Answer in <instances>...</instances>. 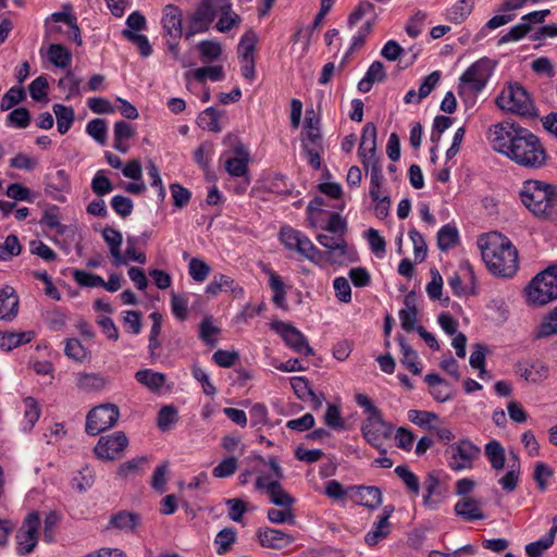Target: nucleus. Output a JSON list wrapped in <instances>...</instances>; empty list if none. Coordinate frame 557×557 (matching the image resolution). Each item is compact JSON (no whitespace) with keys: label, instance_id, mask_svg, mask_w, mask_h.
Wrapping results in <instances>:
<instances>
[{"label":"nucleus","instance_id":"1","mask_svg":"<svg viewBox=\"0 0 557 557\" xmlns=\"http://www.w3.org/2000/svg\"><path fill=\"white\" fill-rule=\"evenodd\" d=\"M493 135L494 150L516 164L529 170H540L546 165L547 151L541 139L530 129L516 123L504 122L495 125Z\"/></svg>","mask_w":557,"mask_h":557},{"label":"nucleus","instance_id":"2","mask_svg":"<svg viewBox=\"0 0 557 557\" xmlns=\"http://www.w3.org/2000/svg\"><path fill=\"white\" fill-rule=\"evenodd\" d=\"M482 259L496 276L512 277L519 269L518 250L509 238L498 232L482 234L478 238Z\"/></svg>","mask_w":557,"mask_h":557},{"label":"nucleus","instance_id":"3","mask_svg":"<svg viewBox=\"0 0 557 557\" xmlns=\"http://www.w3.org/2000/svg\"><path fill=\"white\" fill-rule=\"evenodd\" d=\"M499 109L521 116H534L536 110L527 89L519 83L508 84L496 98Z\"/></svg>","mask_w":557,"mask_h":557},{"label":"nucleus","instance_id":"4","mask_svg":"<svg viewBox=\"0 0 557 557\" xmlns=\"http://www.w3.org/2000/svg\"><path fill=\"white\" fill-rule=\"evenodd\" d=\"M161 25L165 46L175 60L180 59V40L185 36L183 11L175 4H166L162 10Z\"/></svg>","mask_w":557,"mask_h":557},{"label":"nucleus","instance_id":"5","mask_svg":"<svg viewBox=\"0 0 557 557\" xmlns=\"http://www.w3.org/2000/svg\"><path fill=\"white\" fill-rule=\"evenodd\" d=\"M493 64L487 58L480 59L469 66L460 77L459 95L467 91L478 94L484 89L492 75Z\"/></svg>","mask_w":557,"mask_h":557},{"label":"nucleus","instance_id":"6","mask_svg":"<svg viewBox=\"0 0 557 557\" xmlns=\"http://www.w3.org/2000/svg\"><path fill=\"white\" fill-rule=\"evenodd\" d=\"M529 302L543 306L557 299V273L544 271L537 274L527 287Z\"/></svg>","mask_w":557,"mask_h":557},{"label":"nucleus","instance_id":"7","mask_svg":"<svg viewBox=\"0 0 557 557\" xmlns=\"http://www.w3.org/2000/svg\"><path fill=\"white\" fill-rule=\"evenodd\" d=\"M120 419V409L114 404H101L94 407L86 417L85 431L88 435L96 436L101 432L113 428Z\"/></svg>","mask_w":557,"mask_h":557},{"label":"nucleus","instance_id":"8","mask_svg":"<svg viewBox=\"0 0 557 557\" xmlns=\"http://www.w3.org/2000/svg\"><path fill=\"white\" fill-rule=\"evenodd\" d=\"M215 3L216 0H200L195 10L186 16V39L210 29L215 20Z\"/></svg>","mask_w":557,"mask_h":557},{"label":"nucleus","instance_id":"9","mask_svg":"<svg viewBox=\"0 0 557 557\" xmlns=\"http://www.w3.org/2000/svg\"><path fill=\"white\" fill-rule=\"evenodd\" d=\"M480 448L469 440H460L446 450L448 467L453 471L472 469L473 462L480 456Z\"/></svg>","mask_w":557,"mask_h":557},{"label":"nucleus","instance_id":"10","mask_svg":"<svg viewBox=\"0 0 557 557\" xmlns=\"http://www.w3.org/2000/svg\"><path fill=\"white\" fill-rule=\"evenodd\" d=\"M232 152L234 156L225 159V170L233 177L245 178L244 185L236 189L237 193H244L250 184V177L248 176L249 150L240 140L235 138L232 145Z\"/></svg>","mask_w":557,"mask_h":557},{"label":"nucleus","instance_id":"11","mask_svg":"<svg viewBox=\"0 0 557 557\" xmlns=\"http://www.w3.org/2000/svg\"><path fill=\"white\" fill-rule=\"evenodd\" d=\"M394 426L384 421L382 414L368 417L361 424V433L372 447L376 448L380 454H385L383 441L392 436Z\"/></svg>","mask_w":557,"mask_h":557},{"label":"nucleus","instance_id":"12","mask_svg":"<svg viewBox=\"0 0 557 557\" xmlns=\"http://www.w3.org/2000/svg\"><path fill=\"white\" fill-rule=\"evenodd\" d=\"M549 184L537 181V180H528L523 183L522 188L520 190V199L525 208L532 212L535 216L539 218L540 213H543L545 210V206L543 205L544 197L550 195L548 193Z\"/></svg>","mask_w":557,"mask_h":557},{"label":"nucleus","instance_id":"13","mask_svg":"<svg viewBox=\"0 0 557 557\" xmlns=\"http://www.w3.org/2000/svg\"><path fill=\"white\" fill-rule=\"evenodd\" d=\"M39 527V513L36 511L29 512L15 535L18 555H27L34 550L38 541Z\"/></svg>","mask_w":557,"mask_h":557},{"label":"nucleus","instance_id":"14","mask_svg":"<svg viewBox=\"0 0 557 557\" xmlns=\"http://www.w3.org/2000/svg\"><path fill=\"white\" fill-rule=\"evenodd\" d=\"M128 445V438L122 431L101 436L94 448L95 455L101 460H115L123 456Z\"/></svg>","mask_w":557,"mask_h":557},{"label":"nucleus","instance_id":"15","mask_svg":"<svg viewBox=\"0 0 557 557\" xmlns=\"http://www.w3.org/2000/svg\"><path fill=\"white\" fill-rule=\"evenodd\" d=\"M273 329L282 336L284 343L295 352L305 356L313 355V349L309 345L306 336L294 325L286 322H276Z\"/></svg>","mask_w":557,"mask_h":557},{"label":"nucleus","instance_id":"16","mask_svg":"<svg viewBox=\"0 0 557 557\" xmlns=\"http://www.w3.org/2000/svg\"><path fill=\"white\" fill-rule=\"evenodd\" d=\"M214 11L215 17L220 15L215 24L220 33H227L242 23V17L232 9L231 0H216Z\"/></svg>","mask_w":557,"mask_h":557},{"label":"nucleus","instance_id":"17","mask_svg":"<svg viewBox=\"0 0 557 557\" xmlns=\"http://www.w3.org/2000/svg\"><path fill=\"white\" fill-rule=\"evenodd\" d=\"M257 537L262 547L271 549H283L295 541L293 535L272 528H260Z\"/></svg>","mask_w":557,"mask_h":557},{"label":"nucleus","instance_id":"18","mask_svg":"<svg viewBox=\"0 0 557 557\" xmlns=\"http://www.w3.org/2000/svg\"><path fill=\"white\" fill-rule=\"evenodd\" d=\"M515 373L529 383L539 384L548 377L549 368L539 360L530 364L519 361L515 364Z\"/></svg>","mask_w":557,"mask_h":557},{"label":"nucleus","instance_id":"19","mask_svg":"<svg viewBox=\"0 0 557 557\" xmlns=\"http://www.w3.org/2000/svg\"><path fill=\"white\" fill-rule=\"evenodd\" d=\"M280 239L285 248L296 251L302 257L312 243L305 234L290 226H283L281 228Z\"/></svg>","mask_w":557,"mask_h":557},{"label":"nucleus","instance_id":"20","mask_svg":"<svg viewBox=\"0 0 557 557\" xmlns=\"http://www.w3.org/2000/svg\"><path fill=\"white\" fill-rule=\"evenodd\" d=\"M454 512L463 521L471 522L485 519L482 503L473 497H461L454 506Z\"/></svg>","mask_w":557,"mask_h":557},{"label":"nucleus","instance_id":"21","mask_svg":"<svg viewBox=\"0 0 557 557\" xmlns=\"http://www.w3.org/2000/svg\"><path fill=\"white\" fill-rule=\"evenodd\" d=\"M376 126L374 123H367L363 126L361 140L358 148V154L360 160L377 158L376 156Z\"/></svg>","mask_w":557,"mask_h":557},{"label":"nucleus","instance_id":"22","mask_svg":"<svg viewBox=\"0 0 557 557\" xmlns=\"http://www.w3.org/2000/svg\"><path fill=\"white\" fill-rule=\"evenodd\" d=\"M18 296L11 286L0 289V319L12 320L17 315Z\"/></svg>","mask_w":557,"mask_h":557},{"label":"nucleus","instance_id":"23","mask_svg":"<svg viewBox=\"0 0 557 557\" xmlns=\"http://www.w3.org/2000/svg\"><path fill=\"white\" fill-rule=\"evenodd\" d=\"M102 237L108 245L110 255L113 258L114 265L125 264V260L123 253L121 251V246L123 243L122 233L111 226H106L102 231Z\"/></svg>","mask_w":557,"mask_h":557},{"label":"nucleus","instance_id":"24","mask_svg":"<svg viewBox=\"0 0 557 557\" xmlns=\"http://www.w3.org/2000/svg\"><path fill=\"white\" fill-rule=\"evenodd\" d=\"M222 290H231L235 298H240L244 295L243 287L234 285V280L224 274H215L212 281L207 285L206 292L213 296Z\"/></svg>","mask_w":557,"mask_h":557},{"label":"nucleus","instance_id":"25","mask_svg":"<svg viewBox=\"0 0 557 557\" xmlns=\"http://www.w3.org/2000/svg\"><path fill=\"white\" fill-rule=\"evenodd\" d=\"M424 381L431 387V395L436 401L445 403L453 397L451 388L448 382L436 373H429Z\"/></svg>","mask_w":557,"mask_h":557},{"label":"nucleus","instance_id":"26","mask_svg":"<svg viewBox=\"0 0 557 557\" xmlns=\"http://www.w3.org/2000/svg\"><path fill=\"white\" fill-rule=\"evenodd\" d=\"M357 503L370 509H376L382 504V491L376 486H355Z\"/></svg>","mask_w":557,"mask_h":557},{"label":"nucleus","instance_id":"27","mask_svg":"<svg viewBox=\"0 0 557 557\" xmlns=\"http://www.w3.org/2000/svg\"><path fill=\"white\" fill-rule=\"evenodd\" d=\"M386 73L382 62L374 61L368 69L364 77L358 83V90L361 92H369L374 83L385 81Z\"/></svg>","mask_w":557,"mask_h":557},{"label":"nucleus","instance_id":"28","mask_svg":"<svg viewBox=\"0 0 557 557\" xmlns=\"http://www.w3.org/2000/svg\"><path fill=\"white\" fill-rule=\"evenodd\" d=\"M317 240L329 250L334 259H341L347 255V243L343 236L319 234Z\"/></svg>","mask_w":557,"mask_h":557},{"label":"nucleus","instance_id":"29","mask_svg":"<svg viewBox=\"0 0 557 557\" xmlns=\"http://www.w3.org/2000/svg\"><path fill=\"white\" fill-rule=\"evenodd\" d=\"M139 523L140 516L129 511H120L110 518V525L124 532H133Z\"/></svg>","mask_w":557,"mask_h":557},{"label":"nucleus","instance_id":"30","mask_svg":"<svg viewBox=\"0 0 557 557\" xmlns=\"http://www.w3.org/2000/svg\"><path fill=\"white\" fill-rule=\"evenodd\" d=\"M138 383L152 392L159 391L165 383L166 376L161 372H154L150 369L139 370L135 373Z\"/></svg>","mask_w":557,"mask_h":557},{"label":"nucleus","instance_id":"31","mask_svg":"<svg viewBox=\"0 0 557 557\" xmlns=\"http://www.w3.org/2000/svg\"><path fill=\"white\" fill-rule=\"evenodd\" d=\"M484 454L491 463L492 469L498 471L504 468L506 461L505 449L498 441L492 440L486 443L484 446Z\"/></svg>","mask_w":557,"mask_h":557},{"label":"nucleus","instance_id":"32","mask_svg":"<svg viewBox=\"0 0 557 557\" xmlns=\"http://www.w3.org/2000/svg\"><path fill=\"white\" fill-rule=\"evenodd\" d=\"M109 383V380L99 373H81L77 379V386L85 392H99Z\"/></svg>","mask_w":557,"mask_h":557},{"label":"nucleus","instance_id":"33","mask_svg":"<svg viewBox=\"0 0 557 557\" xmlns=\"http://www.w3.org/2000/svg\"><path fill=\"white\" fill-rule=\"evenodd\" d=\"M53 113L57 117V127L60 134H65L71 128L74 120L75 112L72 107H66L61 103H55L52 107Z\"/></svg>","mask_w":557,"mask_h":557},{"label":"nucleus","instance_id":"34","mask_svg":"<svg viewBox=\"0 0 557 557\" xmlns=\"http://www.w3.org/2000/svg\"><path fill=\"white\" fill-rule=\"evenodd\" d=\"M389 533L391 523L386 522V517H379V520L374 522L372 530L366 534L364 542L369 546H374L382 540L386 539Z\"/></svg>","mask_w":557,"mask_h":557},{"label":"nucleus","instance_id":"35","mask_svg":"<svg viewBox=\"0 0 557 557\" xmlns=\"http://www.w3.org/2000/svg\"><path fill=\"white\" fill-rule=\"evenodd\" d=\"M268 495L271 503L278 507H293L295 504V498L283 488L278 480H272Z\"/></svg>","mask_w":557,"mask_h":557},{"label":"nucleus","instance_id":"36","mask_svg":"<svg viewBox=\"0 0 557 557\" xmlns=\"http://www.w3.org/2000/svg\"><path fill=\"white\" fill-rule=\"evenodd\" d=\"M467 270L469 272L470 280H471V287L467 288V287H465L462 285L460 275L458 273H454L451 276L448 277V281H447V283H448L449 287L451 288L453 293L456 296H458V297L475 295L476 294V290H475V278H474V274H473L471 265L468 264L467 265Z\"/></svg>","mask_w":557,"mask_h":557},{"label":"nucleus","instance_id":"37","mask_svg":"<svg viewBox=\"0 0 557 557\" xmlns=\"http://www.w3.org/2000/svg\"><path fill=\"white\" fill-rule=\"evenodd\" d=\"M48 59L57 67L65 69L72 61L71 52L60 44H51L48 48Z\"/></svg>","mask_w":557,"mask_h":557},{"label":"nucleus","instance_id":"38","mask_svg":"<svg viewBox=\"0 0 557 557\" xmlns=\"http://www.w3.org/2000/svg\"><path fill=\"white\" fill-rule=\"evenodd\" d=\"M221 333V329L214 325L212 317H205L199 325V338L210 347L218 344L215 335Z\"/></svg>","mask_w":557,"mask_h":557},{"label":"nucleus","instance_id":"39","mask_svg":"<svg viewBox=\"0 0 557 557\" xmlns=\"http://www.w3.org/2000/svg\"><path fill=\"white\" fill-rule=\"evenodd\" d=\"M557 334V307L554 308L535 329L533 336L536 339Z\"/></svg>","mask_w":557,"mask_h":557},{"label":"nucleus","instance_id":"40","mask_svg":"<svg viewBox=\"0 0 557 557\" xmlns=\"http://www.w3.org/2000/svg\"><path fill=\"white\" fill-rule=\"evenodd\" d=\"M219 116V112L213 107L207 108L198 115L197 124L202 129L219 133L221 132Z\"/></svg>","mask_w":557,"mask_h":557},{"label":"nucleus","instance_id":"41","mask_svg":"<svg viewBox=\"0 0 557 557\" xmlns=\"http://www.w3.org/2000/svg\"><path fill=\"white\" fill-rule=\"evenodd\" d=\"M473 3V0L458 1L447 11V18L455 24L463 22L472 12Z\"/></svg>","mask_w":557,"mask_h":557},{"label":"nucleus","instance_id":"42","mask_svg":"<svg viewBox=\"0 0 557 557\" xmlns=\"http://www.w3.org/2000/svg\"><path fill=\"white\" fill-rule=\"evenodd\" d=\"M431 282L426 285V293L432 300H442L446 306L449 301V297L442 299L443 289V277L437 269L432 268L430 270Z\"/></svg>","mask_w":557,"mask_h":557},{"label":"nucleus","instance_id":"43","mask_svg":"<svg viewBox=\"0 0 557 557\" xmlns=\"http://www.w3.org/2000/svg\"><path fill=\"white\" fill-rule=\"evenodd\" d=\"M32 339L29 332L21 333H1L0 332V348L3 350H11L21 344L28 343Z\"/></svg>","mask_w":557,"mask_h":557},{"label":"nucleus","instance_id":"44","mask_svg":"<svg viewBox=\"0 0 557 557\" xmlns=\"http://www.w3.org/2000/svg\"><path fill=\"white\" fill-rule=\"evenodd\" d=\"M458 242V231L454 225L446 224L437 233V246L445 251L454 247Z\"/></svg>","mask_w":557,"mask_h":557},{"label":"nucleus","instance_id":"45","mask_svg":"<svg viewBox=\"0 0 557 557\" xmlns=\"http://www.w3.org/2000/svg\"><path fill=\"white\" fill-rule=\"evenodd\" d=\"M198 50L203 61L212 62L218 60L222 54V46L218 40H201L198 44Z\"/></svg>","mask_w":557,"mask_h":557},{"label":"nucleus","instance_id":"46","mask_svg":"<svg viewBox=\"0 0 557 557\" xmlns=\"http://www.w3.org/2000/svg\"><path fill=\"white\" fill-rule=\"evenodd\" d=\"M26 99V92L21 86L11 87L2 97L0 110L8 111Z\"/></svg>","mask_w":557,"mask_h":557},{"label":"nucleus","instance_id":"47","mask_svg":"<svg viewBox=\"0 0 557 557\" xmlns=\"http://www.w3.org/2000/svg\"><path fill=\"white\" fill-rule=\"evenodd\" d=\"M547 197H544L542 206H545L543 213L539 214L540 219L556 221L557 220V186L549 184Z\"/></svg>","mask_w":557,"mask_h":557},{"label":"nucleus","instance_id":"48","mask_svg":"<svg viewBox=\"0 0 557 557\" xmlns=\"http://www.w3.org/2000/svg\"><path fill=\"white\" fill-rule=\"evenodd\" d=\"M22 251V246L18 238L14 234L7 236L3 244H0V260L8 261L13 257L18 256Z\"/></svg>","mask_w":557,"mask_h":557},{"label":"nucleus","instance_id":"49","mask_svg":"<svg viewBox=\"0 0 557 557\" xmlns=\"http://www.w3.org/2000/svg\"><path fill=\"white\" fill-rule=\"evenodd\" d=\"M258 40L257 34L250 29L244 34L238 45V52L243 60H253V51Z\"/></svg>","mask_w":557,"mask_h":557},{"label":"nucleus","instance_id":"50","mask_svg":"<svg viewBox=\"0 0 557 557\" xmlns=\"http://www.w3.org/2000/svg\"><path fill=\"white\" fill-rule=\"evenodd\" d=\"M236 541V531L234 528H224L222 529L215 536V544L218 545L216 547V553L219 555H224L228 552V549L231 548V546L235 543Z\"/></svg>","mask_w":557,"mask_h":557},{"label":"nucleus","instance_id":"51","mask_svg":"<svg viewBox=\"0 0 557 557\" xmlns=\"http://www.w3.org/2000/svg\"><path fill=\"white\" fill-rule=\"evenodd\" d=\"M122 35L127 40L135 44L139 50V53L143 58H148L152 53V47L148 40V37L146 35L136 34L132 32L131 29H124L122 32Z\"/></svg>","mask_w":557,"mask_h":557},{"label":"nucleus","instance_id":"52","mask_svg":"<svg viewBox=\"0 0 557 557\" xmlns=\"http://www.w3.org/2000/svg\"><path fill=\"white\" fill-rule=\"evenodd\" d=\"M24 429L32 430L40 417V408L36 399L33 397L24 398Z\"/></svg>","mask_w":557,"mask_h":557},{"label":"nucleus","instance_id":"53","mask_svg":"<svg viewBox=\"0 0 557 557\" xmlns=\"http://www.w3.org/2000/svg\"><path fill=\"white\" fill-rule=\"evenodd\" d=\"M30 113L26 108L12 110L7 116V125L16 128H26L30 124Z\"/></svg>","mask_w":557,"mask_h":557},{"label":"nucleus","instance_id":"54","mask_svg":"<svg viewBox=\"0 0 557 557\" xmlns=\"http://www.w3.org/2000/svg\"><path fill=\"white\" fill-rule=\"evenodd\" d=\"M267 515L272 523H287L292 525L296 523V516L292 507L270 508Z\"/></svg>","mask_w":557,"mask_h":557},{"label":"nucleus","instance_id":"55","mask_svg":"<svg viewBox=\"0 0 557 557\" xmlns=\"http://www.w3.org/2000/svg\"><path fill=\"white\" fill-rule=\"evenodd\" d=\"M86 132L89 136H91L96 141L101 145H104L107 141V132L108 125L106 120L103 119H94L88 122L86 126Z\"/></svg>","mask_w":557,"mask_h":557},{"label":"nucleus","instance_id":"56","mask_svg":"<svg viewBox=\"0 0 557 557\" xmlns=\"http://www.w3.org/2000/svg\"><path fill=\"white\" fill-rule=\"evenodd\" d=\"M177 421V409L174 406H163L157 418L158 428L161 431L170 430Z\"/></svg>","mask_w":557,"mask_h":557},{"label":"nucleus","instance_id":"57","mask_svg":"<svg viewBox=\"0 0 557 557\" xmlns=\"http://www.w3.org/2000/svg\"><path fill=\"white\" fill-rule=\"evenodd\" d=\"M193 75L199 83H203L206 78L212 82H219L224 78V72L221 65L199 67L194 71Z\"/></svg>","mask_w":557,"mask_h":557},{"label":"nucleus","instance_id":"58","mask_svg":"<svg viewBox=\"0 0 557 557\" xmlns=\"http://www.w3.org/2000/svg\"><path fill=\"white\" fill-rule=\"evenodd\" d=\"M94 482H95V475L88 467L83 468L72 479L73 487L76 488L81 493L86 492L88 488H90L92 486Z\"/></svg>","mask_w":557,"mask_h":557},{"label":"nucleus","instance_id":"59","mask_svg":"<svg viewBox=\"0 0 557 557\" xmlns=\"http://www.w3.org/2000/svg\"><path fill=\"white\" fill-rule=\"evenodd\" d=\"M395 473L403 480L405 485L416 495L419 494L420 484L418 476L407 466H397Z\"/></svg>","mask_w":557,"mask_h":557},{"label":"nucleus","instance_id":"60","mask_svg":"<svg viewBox=\"0 0 557 557\" xmlns=\"http://www.w3.org/2000/svg\"><path fill=\"white\" fill-rule=\"evenodd\" d=\"M146 461V457H136L132 460L125 461L117 468V475L123 479L136 475L140 472V468Z\"/></svg>","mask_w":557,"mask_h":557},{"label":"nucleus","instance_id":"61","mask_svg":"<svg viewBox=\"0 0 557 557\" xmlns=\"http://www.w3.org/2000/svg\"><path fill=\"white\" fill-rule=\"evenodd\" d=\"M374 9V4L370 1H361L348 16V26L352 27L364 16L375 15Z\"/></svg>","mask_w":557,"mask_h":557},{"label":"nucleus","instance_id":"62","mask_svg":"<svg viewBox=\"0 0 557 557\" xmlns=\"http://www.w3.org/2000/svg\"><path fill=\"white\" fill-rule=\"evenodd\" d=\"M49 84L45 76H38L35 78L29 87V95L35 101H42L47 99Z\"/></svg>","mask_w":557,"mask_h":557},{"label":"nucleus","instance_id":"63","mask_svg":"<svg viewBox=\"0 0 557 557\" xmlns=\"http://www.w3.org/2000/svg\"><path fill=\"white\" fill-rule=\"evenodd\" d=\"M554 544L552 535L545 534L544 537L536 542L529 543L525 546L528 557H541L543 553Z\"/></svg>","mask_w":557,"mask_h":557},{"label":"nucleus","instance_id":"64","mask_svg":"<svg viewBox=\"0 0 557 557\" xmlns=\"http://www.w3.org/2000/svg\"><path fill=\"white\" fill-rule=\"evenodd\" d=\"M91 189L98 196H104L113 190L111 181L100 170L96 173L91 181Z\"/></svg>","mask_w":557,"mask_h":557}]
</instances>
